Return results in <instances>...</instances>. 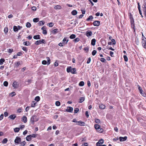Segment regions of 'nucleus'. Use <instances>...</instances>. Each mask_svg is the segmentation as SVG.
<instances>
[{"mask_svg":"<svg viewBox=\"0 0 146 146\" xmlns=\"http://www.w3.org/2000/svg\"><path fill=\"white\" fill-rule=\"evenodd\" d=\"M38 120V119L35 115H33L30 119V122L33 125L34 124L35 122H36Z\"/></svg>","mask_w":146,"mask_h":146,"instance_id":"nucleus-1","label":"nucleus"},{"mask_svg":"<svg viewBox=\"0 0 146 146\" xmlns=\"http://www.w3.org/2000/svg\"><path fill=\"white\" fill-rule=\"evenodd\" d=\"M41 43H45V41L44 39H42L41 40H38L36 41L35 42V44L36 45H38Z\"/></svg>","mask_w":146,"mask_h":146,"instance_id":"nucleus-2","label":"nucleus"},{"mask_svg":"<svg viewBox=\"0 0 146 146\" xmlns=\"http://www.w3.org/2000/svg\"><path fill=\"white\" fill-rule=\"evenodd\" d=\"M142 43L143 47L144 48H146V38L145 37L142 39Z\"/></svg>","mask_w":146,"mask_h":146,"instance_id":"nucleus-3","label":"nucleus"},{"mask_svg":"<svg viewBox=\"0 0 146 146\" xmlns=\"http://www.w3.org/2000/svg\"><path fill=\"white\" fill-rule=\"evenodd\" d=\"M73 111V108L70 107L68 106L67 107V109L66 110V111L68 112L72 113Z\"/></svg>","mask_w":146,"mask_h":146,"instance_id":"nucleus-4","label":"nucleus"},{"mask_svg":"<svg viewBox=\"0 0 146 146\" xmlns=\"http://www.w3.org/2000/svg\"><path fill=\"white\" fill-rule=\"evenodd\" d=\"M68 41V38L67 36H65L62 40L63 44L65 45L66 44Z\"/></svg>","mask_w":146,"mask_h":146,"instance_id":"nucleus-5","label":"nucleus"},{"mask_svg":"<svg viewBox=\"0 0 146 146\" xmlns=\"http://www.w3.org/2000/svg\"><path fill=\"white\" fill-rule=\"evenodd\" d=\"M46 27L45 26H43L41 28V29L42 30L43 34L46 35L47 34V31L46 30Z\"/></svg>","mask_w":146,"mask_h":146,"instance_id":"nucleus-6","label":"nucleus"},{"mask_svg":"<svg viewBox=\"0 0 146 146\" xmlns=\"http://www.w3.org/2000/svg\"><path fill=\"white\" fill-rule=\"evenodd\" d=\"M21 141V139L19 137H17L14 141L15 143L17 144H18Z\"/></svg>","mask_w":146,"mask_h":146,"instance_id":"nucleus-7","label":"nucleus"},{"mask_svg":"<svg viewBox=\"0 0 146 146\" xmlns=\"http://www.w3.org/2000/svg\"><path fill=\"white\" fill-rule=\"evenodd\" d=\"M94 26H98L100 25V22L98 21H96L93 23Z\"/></svg>","mask_w":146,"mask_h":146,"instance_id":"nucleus-8","label":"nucleus"},{"mask_svg":"<svg viewBox=\"0 0 146 146\" xmlns=\"http://www.w3.org/2000/svg\"><path fill=\"white\" fill-rule=\"evenodd\" d=\"M85 123L84 122H82L81 121H80L78 122H77V123L76 125H80V126H82L85 125Z\"/></svg>","mask_w":146,"mask_h":146,"instance_id":"nucleus-9","label":"nucleus"},{"mask_svg":"<svg viewBox=\"0 0 146 146\" xmlns=\"http://www.w3.org/2000/svg\"><path fill=\"white\" fill-rule=\"evenodd\" d=\"M92 32L91 31H86V35L88 37H89L92 36Z\"/></svg>","mask_w":146,"mask_h":146,"instance_id":"nucleus-10","label":"nucleus"},{"mask_svg":"<svg viewBox=\"0 0 146 146\" xmlns=\"http://www.w3.org/2000/svg\"><path fill=\"white\" fill-rule=\"evenodd\" d=\"M20 64V62L19 61L16 62L14 64V68H17Z\"/></svg>","mask_w":146,"mask_h":146,"instance_id":"nucleus-11","label":"nucleus"},{"mask_svg":"<svg viewBox=\"0 0 146 146\" xmlns=\"http://www.w3.org/2000/svg\"><path fill=\"white\" fill-rule=\"evenodd\" d=\"M127 138V137L126 136H125L124 137H119V139L120 141H123L126 140Z\"/></svg>","mask_w":146,"mask_h":146,"instance_id":"nucleus-12","label":"nucleus"},{"mask_svg":"<svg viewBox=\"0 0 146 146\" xmlns=\"http://www.w3.org/2000/svg\"><path fill=\"white\" fill-rule=\"evenodd\" d=\"M104 140L103 139H100L98 142L96 144V146H98L100 145H101L102 144L104 143Z\"/></svg>","mask_w":146,"mask_h":146,"instance_id":"nucleus-13","label":"nucleus"},{"mask_svg":"<svg viewBox=\"0 0 146 146\" xmlns=\"http://www.w3.org/2000/svg\"><path fill=\"white\" fill-rule=\"evenodd\" d=\"M16 117V115L13 114L9 116V118H10L11 119L14 120Z\"/></svg>","mask_w":146,"mask_h":146,"instance_id":"nucleus-14","label":"nucleus"},{"mask_svg":"<svg viewBox=\"0 0 146 146\" xmlns=\"http://www.w3.org/2000/svg\"><path fill=\"white\" fill-rule=\"evenodd\" d=\"M22 121L24 123H26L27 122V117L25 116H23L22 118Z\"/></svg>","mask_w":146,"mask_h":146,"instance_id":"nucleus-15","label":"nucleus"},{"mask_svg":"<svg viewBox=\"0 0 146 146\" xmlns=\"http://www.w3.org/2000/svg\"><path fill=\"white\" fill-rule=\"evenodd\" d=\"M93 19V17L92 15L90 16L88 18L86 19V21H90Z\"/></svg>","mask_w":146,"mask_h":146,"instance_id":"nucleus-16","label":"nucleus"},{"mask_svg":"<svg viewBox=\"0 0 146 146\" xmlns=\"http://www.w3.org/2000/svg\"><path fill=\"white\" fill-rule=\"evenodd\" d=\"M13 86L15 88H17L18 87V85L17 82L15 81L13 83Z\"/></svg>","mask_w":146,"mask_h":146,"instance_id":"nucleus-17","label":"nucleus"},{"mask_svg":"<svg viewBox=\"0 0 146 146\" xmlns=\"http://www.w3.org/2000/svg\"><path fill=\"white\" fill-rule=\"evenodd\" d=\"M33 38L35 39H39L40 38V37L39 35H38L34 36Z\"/></svg>","mask_w":146,"mask_h":146,"instance_id":"nucleus-18","label":"nucleus"},{"mask_svg":"<svg viewBox=\"0 0 146 146\" xmlns=\"http://www.w3.org/2000/svg\"><path fill=\"white\" fill-rule=\"evenodd\" d=\"M85 98L84 97H80L79 99V102L80 103H82L85 100Z\"/></svg>","mask_w":146,"mask_h":146,"instance_id":"nucleus-19","label":"nucleus"},{"mask_svg":"<svg viewBox=\"0 0 146 146\" xmlns=\"http://www.w3.org/2000/svg\"><path fill=\"white\" fill-rule=\"evenodd\" d=\"M31 135H29L27 137L26 139L27 141H30L31 140Z\"/></svg>","mask_w":146,"mask_h":146,"instance_id":"nucleus-20","label":"nucleus"},{"mask_svg":"<svg viewBox=\"0 0 146 146\" xmlns=\"http://www.w3.org/2000/svg\"><path fill=\"white\" fill-rule=\"evenodd\" d=\"M140 93L141 94L142 96L143 97H145L146 96V94L142 90H141L140 91H139Z\"/></svg>","mask_w":146,"mask_h":146,"instance_id":"nucleus-21","label":"nucleus"},{"mask_svg":"<svg viewBox=\"0 0 146 146\" xmlns=\"http://www.w3.org/2000/svg\"><path fill=\"white\" fill-rule=\"evenodd\" d=\"M96 40L94 38L91 40V44L93 46H94L95 44Z\"/></svg>","mask_w":146,"mask_h":146,"instance_id":"nucleus-22","label":"nucleus"},{"mask_svg":"<svg viewBox=\"0 0 146 146\" xmlns=\"http://www.w3.org/2000/svg\"><path fill=\"white\" fill-rule=\"evenodd\" d=\"M76 69L75 68H72L70 72L72 74H76Z\"/></svg>","mask_w":146,"mask_h":146,"instance_id":"nucleus-23","label":"nucleus"},{"mask_svg":"<svg viewBox=\"0 0 146 146\" xmlns=\"http://www.w3.org/2000/svg\"><path fill=\"white\" fill-rule=\"evenodd\" d=\"M71 13L72 15H75L77 14V12L76 10H74L72 11Z\"/></svg>","mask_w":146,"mask_h":146,"instance_id":"nucleus-24","label":"nucleus"},{"mask_svg":"<svg viewBox=\"0 0 146 146\" xmlns=\"http://www.w3.org/2000/svg\"><path fill=\"white\" fill-rule=\"evenodd\" d=\"M105 106L103 104H101L99 106V108L100 109H105Z\"/></svg>","mask_w":146,"mask_h":146,"instance_id":"nucleus-25","label":"nucleus"},{"mask_svg":"<svg viewBox=\"0 0 146 146\" xmlns=\"http://www.w3.org/2000/svg\"><path fill=\"white\" fill-rule=\"evenodd\" d=\"M94 127L96 129L98 130V129H100V126L98 124H95L94 125Z\"/></svg>","mask_w":146,"mask_h":146,"instance_id":"nucleus-26","label":"nucleus"},{"mask_svg":"<svg viewBox=\"0 0 146 146\" xmlns=\"http://www.w3.org/2000/svg\"><path fill=\"white\" fill-rule=\"evenodd\" d=\"M54 8L56 9H60L61 8V7L60 5H58L55 6Z\"/></svg>","mask_w":146,"mask_h":146,"instance_id":"nucleus-27","label":"nucleus"},{"mask_svg":"<svg viewBox=\"0 0 146 146\" xmlns=\"http://www.w3.org/2000/svg\"><path fill=\"white\" fill-rule=\"evenodd\" d=\"M44 22L43 21H40L38 23V25L39 26L42 25L44 24Z\"/></svg>","mask_w":146,"mask_h":146,"instance_id":"nucleus-28","label":"nucleus"},{"mask_svg":"<svg viewBox=\"0 0 146 146\" xmlns=\"http://www.w3.org/2000/svg\"><path fill=\"white\" fill-rule=\"evenodd\" d=\"M36 104V103L35 102V101H33L31 103V106L32 107H34L35 106V105Z\"/></svg>","mask_w":146,"mask_h":146,"instance_id":"nucleus-29","label":"nucleus"},{"mask_svg":"<svg viewBox=\"0 0 146 146\" xmlns=\"http://www.w3.org/2000/svg\"><path fill=\"white\" fill-rule=\"evenodd\" d=\"M23 44L25 46H29L30 44V43L29 42H23Z\"/></svg>","mask_w":146,"mask_h":146,"instance_id":"nucleus-30","label":"nucleus"},{"mask_svg":"<svg viewBox=\"0 0 146 146\" xmlns=\"http://www.w3.org/2000/svg\"><path fill=\"white\" fill-rule=\"evenodd\" d=\"M8 141V140L7 138H4L2 141V143L3 144H5Z\"/></svg>","mask_w":146,"mask_h":146,"instance_id":"nucleus-31","label":"nucleus"},{"mask_svg":"<svg viewBox=\"0 0 146 146\" xmlns=\"http://www.w3.org/2000/svg\"><path fill=\"white\" fill-rule=\"evenodd\" d=\"M84 83L83 81H82L80 82L79 85L80 86H82L84 85Z\"/></svg>","mask_w":146,"mask_h":146,"instance_id":"nucleus-32","label":"nucleus"},{"mask_svg":"<svg viewBox=\"0 0 146 146\" xmlns=\"http://www.w3.org/2000/svg\"><path fill=\"white\" fill-rule=\"evenodd\" d=\"M26 26L27 28H30L31 26V24L29 22H27L26 24Z\"/></svg>","mask_w":146,"mask_h":146,"instance_id":"nucleus-33","label":"nucleus"},{"mask_svg":"<svg viewBox=\"0 0 146 146\" xmlns=\"http://www.w3.org/2000/svg\"><path fill=\"white\" fill-rule=\"evenodd\" d=\"M40 100V98L38 96H37L35 98V101H36V102H38Z\"/></svg>","mask_w":146,"mask_h":146,"instance_id":"nucleus-34","label":"nucleus"},{"mask_svg":"<svg viewBox=\"0 0 146 146\" xmlns=\"http://www.w3.org/2000/svg\"><path fill=\"white\" fill-rule=\"evenodd\" d=\"M20 130L19 128L16 127L14 129V131L15 132H18Z\"/></svg>","mask_w":146,"mask_h":146,"instance_id":"nucleus-35","label":"nucleus"},{"mask_svg":"<svg viewBox=\"0 0 146 146\" xmlns=\"http://www.w3.org/2000/svg\"><path fill=\"white\" fill-rule=\"evenodd\" d=\"M5 60L3 58H1L0 60V64L2 65L3 64V62H4Z\"/></svg>","mask_w":146,"mask_h":146,"instance_id":"nucleus-36","label":"nucleus"},{"mask_svg":"<svg viewBox=\"0 0 146 146\" xmlns=\"http://www.w3.org/2000/svg\"><path fill=\"white\" fill-rule=\"evenodd\" d=\"M76 37V35L74 34L71 35L70 36V38L71 39H73Z\"/></svg>","mask_w":146,"mask_h":146,"instance_id":"nucleus-37","label":"nucleus"},{"mask_svg":"<svg viewBox=\"0 0 146 146\" xmlns=\"http://www.w3.org/2000/svg\"><path fill=\"white\" fill-rule=\"evenodd\" d=\"M72 67H68L67 68V71L68 72H70L71 71V69H72Z\"/></svg>","mask_w":146,"mask_h":146,"instance_id":"nucleus-38","label":"nucleus"},{"mask_svg":"<svg viewBox=\"0 0 146 146\" xmlns=\"http://www.w3.org/2000/svg\"><path fill=\"white\" fill-rule=\"evenodd\" d=\"M38 18H35L33 19V21L35 23H37L39 21Z\"/></svg>","mask_w":146,"mask_h":146,"instance_id":"nucleus-39","label":"nucleus"},{"mask_svg":"<svg viewBox=\"0 0 146 146\" xmlns=\"http://www.w3.org/2000/svg\"><path fill=\"white\" fill-rule=\"evenodd\" d=\"M13 30L15 32L18 31V30L17 27L15 26H14L13 27Z\"/></svg>","mask_w":146,"mask_h":146,"instance_id":"nucleus-40","label":"nucleus"},{"mask_svg":"<svg viewBox=\"0 0 146 146\" xmlns=\"http://www.w3.org/2000/svg\"><path fill=\"white\" fill-rule=\"evenodd\" d=\"M60 103L58 101H57L55 102V105L56 106H58L60 105Z\"/></svg>","mask_w":146,"mask_h":146,"instance_id":"nucleus-41","label":"nucleus"},{"mask_svg":"<svg viewBox=\"0 0 146 146\" xmlns=\"http://www.w3.org/2000/svg\"><path fill=\"white\" fill-rule=\"evenodd\" d=\"M49 27H53L54 25V23H53L51 22L48 24Z\"/></svg>","mask_w":146,"mask_h":146,"instance_id":"nucleus-42","label":"nucleus"},{"mask_svg":"<svg viewBox=\"0 0 146 146\" xmlns=\"http://www.w3.org/2000/svg\"><path fill=\"white\" fill-rule=\"evenodd\" d=\"M80 40V39L79 38H76L75 39H74L73 41L75 42H77Z\"/></svg>","mask_w":146,"mask_h":146,"instance_id":"nucleus-43","label":"nucleus"},{"mask_svg":"<svg viewBox=\"0 0 146 146\" xmlns=\"http://www.w3.org/2000/svg\"><path fill=\"white\" fill-rule=\"evenodd\" d=\"M123 58H124V60L125 61L127 62L128 61V58L127 57V56L126 55H124L123 56Z\"/></svg>","mask_w":146,"mask_h":146,"instance_id":"nucleus-44","label":"nucleus"},{"mask_svg":"<svg viewBox=\"0 0 146 146\" xmlns=\"http://www.w3.org/2000/svg\"><path fill=\"white\" fill-rule=\"evenodd\" d=\"M8 31V29L7 27H5L4 29V32L5 33H7Z\"/></svg>","mask_w":146,"mask_h":146,"instance_id":"nucleus-45","label":"nucleus"},{"mask_svg":"<svg viewBox=\"0 0 146 146\" xmlns=\"http://www.w3.org/2000/svg\"><path fill=\"white\" fill-rule=\"evenodd\" d=\"M95 122L97 123H100V120L98 119H95Z\"/></svg>","mask_w":146,"mask_h":146,"instance_id":"nucleus-46","label":"nucleus"},{"mask_svg":"<svg viewBox=\"0 0 146 146\" xmlns=\"http://www.w3.org/2000/svg\"><path fill=\"white\" fill-rule=\"evenodd\" d=\"M47 64L48 65H49L50 62V59L48 57L47 58Z\"/></svg>","mask_w":146,"mask_h":146,"instance_id":"nucleus-47","label":"nucleus"},{"mask_svg":"<svg viewBox=\"0 0 146 146\" xmlns=\"http://www.w3.org/2000/svg\"><path fill=\"white\" fill-rule=\"evenodd\" d=\"M8 83L7 81H5L3 83V85L5 86H7L8 85Z\"/></svg>","mask_w":146,"mask_h":146,"instance_id":"nucleus-48","label":"nucleus"},{"mask_svg":"<svg viewBox=\"0 0 146 146\" xmlns=\"http://www.w3.org/2000/svg\"><path fill=\"white\" fill-rule=\"evenodd\" d=\"M100 61L102 62H105L106 61V59L103 58H101Z\"/></svg>","mask_w":146,"mask_h":146,"instance_id":"nucleus-49","label":"nucleus"},{"mask_svg":"<svg viewBox=\"0 0 146 146\" xmlns=\"http://www.w3.org/2000/svg\"><path fill=\"white\" fill-rule=\"evenodd\" d=\"M97 131L99 132L100 133H102L103 131V129L102 128H100V129H98Z\"/></svg>","mask_w":146,"mask_h":146,"instance_id":"nucleus-50","label":"nucleus"},{"mask_svg":"<svg viewBox=\"0 0 146 146\" xmlns=\"http://www.w3.org/2000/svg\"><path fill=\"white\" fill-rule=\"evenodd\" d=\"M79 109L78 108H75L74 110V113H77L79 111Z\"/></svg>","mask_w":146,"mask_h":146,"instance_id":"nucleus-51","label":"nucleus"},{"mask_svg":"<svg viewBox=\"0 0 146 146\" xmlns=\"http://www.w3.org/2000/svg\"><path fill=\"white\" fill-rule=\"evenodd\" d=\"M26 143L25 142V141H23V142H22L21 143H20V144L21 146H24V145H25Z\"/></svg>","mask_w":146,"mask_h":146,"instance_id":"nucleus-52","label":"nucleus"},{"mask_svg":"<svg viewBox=\"0 0 146 146\" xmlns=\"http://www.w3.org/2000/svg\"><path fill=\"white\" fill-rule=\"evenodd\" d=\"M58 30L57 29H56L53 30V32L54 33H56L58 32Z\"/></svg>","mask_w":146,"mask_h":146,"instance_id":"nucleus-53","label":"nucleus"},{"mask_svg":"<svg viewBox=\"0 0 146 146\" xmlns=\"http://www.w3.org/2000/svg\"><path fill=\"white\" fill-rule=\"evenodd\" d=\"M97 52L96 50H94L92 52V54L93 56L95 55L96 53Z\"/></svg>","mask_w":146,"mask_h":146,"instance_id":"nucleus-54","label":"nucleus"},{"mask_svg":"<svg viewBox=\"0 0 146 146\" xmlns=\"http://www.w3.org/2000/svg\"><path fill=\"white\" fill-rule=\"evenodd\" d=\"M37 135V134H34L31 135V137H32L33 138H35L36 137Z\"/></svg>","mask_w":146,"mask_h":146,"instance_id":"nucleus-55","label":"nucleus"},{"mask_svg":"<svg viewBox=\"0 0 146 146\" xmlns=\"http://www.w3.org/2000/svg\"><path fill=\"white\" fill-rule=\"evenodd\" d=\"M25 127V126L24 125H21L20 126V127L19 128L20 129H22L24 128Z\"/></svg>","mask_w":146,"mask_h":146,"instance_id":"nucleus-56","label":"nucleus"},{"mask_svg":"<svg viewBox=\"0 0 146 146\" xmlns=\"http://www.w3.org/2000/svg\"><path fill=\"white\" fill-rule=\"evenodd\" d=\"M22 49L25 52H27V49L26 47H24L22 48Z\"/></svg>","mask_w":146,"mask_h":146,"instance_id":"nucleus-57","label":"nucleus"},{"mask_svg":"<svg viewBox=\"0 0 146 146\" xmlns=\"http://www.w3.org/2000/svg\"><path fill=\"white\" fill-rule=\"evenodd\" d=\"M8 51L9 53H11L13 52V50L12 49H9Z\"/></svg>","mask_w":146,"mask_h":146,"instance_id":"nucleus-58","label":"nucleus"},{"mask_svg":"<svg viewBox=\"0 0 146 146\" xmlns=\"http://www.w3.org/2000/svg\"><path fill=\"white\" fill-rule=\"evenodd\" d=\"M42 64L44 65L46 64H47V61L45 60H43L42 62Z\"/></svg>","mask_w":146,"mask_h":146,"instance_id":"nucleus-59","label":"nucleus"},{"mask_svg":"<svg viewBox=\"0 0 146 146\" xmlns=\"http://www.w3.org/2000/svg\"><path fill=\"white\" fill-rule=\"evenodd\" d=\"M111 42H112V43H113V44H115V40L113 39H111Z\"/></svg>","mask_w":146,"mask_h":146,"instance_id":"nucleus-60","label":"nucleus"},{"mask_svg":"<svg viewBox=\"0 0 146 146\" xmlns=\"http://www.w3.org/2000/svg\"><path fill=\"white\" fill-rule=\"evenodd\" d=\"M91 61V58H90L89 57L88 58V59L87 60V64H89Z\"/></svg>","mask_w":146,"mask_h":146,"instance_id":"nucleus-61","label":"nucleus"},{"mask_svg":"<svg viewBox=\"0 0 146 146\" xmlns=\"http://www.w3.org/2000/svg\"><path fill=\"white\" fill-rule=\"evenodd\" d=\"M58 45L59 46H63L65 45L64 44H63L62 42L60 43Z\"/></svg>","mask_w":146,"mask_h":146,"instance_id":"nucleus-62","label":"nucleus"},{"mask_svg":"<svg viewBox=\"0 0 146 146\" xmlns=\"http://www.w3.org/2000/svg\"><path fill=\"white\" fill-rule=\"evenodd\" d=\"M88 145V144L87 143H84V144H82L81 146H87Z\"/></svg>","mask_w":146,"mask_h":146,"instance_id":"nucleus-63","label":"nucleus"},{"mask_svg":"<svg viewBox=\"0 0 146 146\" xmlns=\"http://www.w3.org/2000/svg\"><path fill=\"white\" fill-rule=\"evenodd\" d=\"M144 7L145 8L144 10V14L145 16H146V7L144 6Z\"/></svg>","mask_w":146,"mask_h":146,"instance_id":"nucleus-64","label":"nucleus"}]
</instances>
